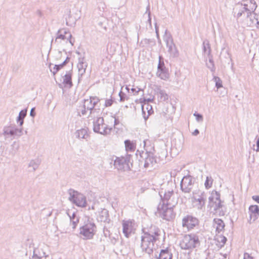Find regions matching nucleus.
Returning a JSON list of instances; mask_svg holds the SVG:
<instances>
[{"mask_svg": "<svg viewBox=\"0 0 259 259\" xmlns=\"http://www.w3.org/2000/svg\"><path fill=\"white\" fill-rule=\"evenodd\" d=\"M257 5L254 0H244L234 8V14L238 22L253 27L259 24V14L254 13Z\"/></svg>", "mask_w": 259, "mask_h": 259, "instance_id": "nucleus-1", "label": "nucleus"}, {"mask_svg": "<svg viewBox=\"0 0 259 259\" xmlns=\"http://www.w3.org/2000/svg\"><path fill=\"white\" fill-rule=\"evenodd\" d=\"M143 233L141 247L143 251L151 254L155 249V243L161 237L162 232L157 227L151 226L147 230L143 229Z\"/></svg>", "mask_w": 259, "mask_h": 259, "instance_id": "nucleus-2", "label": "nucleus"}, {"mask_svg": "<svg viewBox=\"0 0 259 259\" xmlns=\"http://www.w3.org/2000/svg\"><path fill=\"white\" fill-rule=\"evenodd\" d=\"M208 206L213 209L214 213L218 214L220 216L225 215L224 205L220 199V194L217 191L212 192L208 197Z\"/></svg>", "mask_w": 259, "mask_h": 259, "instance_id": "nucleus-3", "label": "nucleus"}, {"mask_svg": "<svg viewBox=\"0 0 259 259\" xmlns=\"http://www.w3.org/2000/svg\"><path fill=\"white\" fill-rule=\"evenodd\" d=\"M199 245V237L194 234L185 235L180 242V247L185 250H192Z\"/></svg>", "mask_w": 259, "mask_h": 259, "instance_id": "nucleus-4", "label": "nucleus"}, {"mask_svg": "<svg viewBox=\"0 0 259 259\" xmlns=\"http://www.w3.org/2000/svg\"><path fill=\"white\" fill-rule=\"evenodd\" d=\"M191 199L194 207L198 210H202L205 208L206 195L204 191L200 190L193 191Z\"/></svg>", "mask_w": 259, "mask_h": 259, "instance_id": "nucleus-5", "label": "nucleus"}, {"mask_svg": "<svg viewBox=\"0 0 259 259\" xmlns=\"http://www.w3.org/2000/svg\"><path fill=\"white\" fill-rule=\"evenodd\" d=\"M79 234L84 240L93 239L97 231V227L94 222L89 220L80 227Z\"/></svg>", "mask_w": 259, "mask_h": 259, "instance_id": "nucleus-6", "label": "nucleus"}, {"mask_svg": "<svg viewBox=\"0 0 259 259\" xmlns=\"http://www.w3.org/2000/svg\"><path fill=\"white\" fill-rule=\"evenodd\" d=\"M132 156L131 155H126L125 157L121 156L116 157L114 161V165L118 170L127 171L131 169L133 164Z\"/></svg>", "mask_w": 259, "mask_h": 259, "instance_id": "nucleus-7", "label": "nucleus"}, {"mask_svg": "<svg viewBox=\"0 0 259 259\" xmlns=\"http://www.w3.org/2000/svg\"><path fill=\"white\" fill-rule=\"evenodd\" d=\"M69 195L68 199L76 206L80 207H85L87 206L85 196L82 194L72 189L68 190Z\"/></svg>", "mask_w": 259, "mask_h": 259, "instance_id": "nucleus-8", "label": "nucleus"}, {"mask_svg": "<svg viewBox=\"0 0 259 259\" xmlns=\"http://www.w3.org/2000/svg\"><path fill=\"white\" fill-rule=\"evenodd\" d=\"M93 130L95 133L106 136L111 133L112 128L104 123L103 117H99L93 122Z\"/></svg>", "mask_w": 259, "mask_h": 259, "instance_id": "nucleus-9", "label": "nucleus"}, {"mask_svg": "<svg viewBox=\"0 0 259 259\" xmlns=\"http://www.w3.org/2000/svg\"><path fill=\"white\" fill-rule=\"evenodd\" d=\"M174 207L159 204L157 209L160 217L166 221H170L175 219L176 214L173 210Z\"/></svg>", "mask_w": 259, "mask_h": 259, "instance_id": "nucleus-10", "label": "nucleus"}, {"mask_svg": "<svg viewBox=\"0 0 259 259\" xmlns=\"http://www.w3.org/2000/svg\"><path fill=\"white\" fill-rule=\"evenodd\" d=\"M141 164H143L145 168L152 167L156 163V158L151 152L142 151L140 153L139 160Z\"/></svg>", "mask_w": 259, "mask_h": 259, "instance_id": "nucleus-11", "label": "nucleus"}, {"mask_svg": "<svg viewBox=\"0 0 259 259\" xmlns=\"http://www.w3.org/2000/svg\"><path fill=\"white\" fill-rule=\"evenodd\" d=\"M162 199L163 204L169 207H174L177 203V199L175 198L173 190H168L163 192L162 191L159 192Z\"/></svg>", "mask_w": 259, "mask_h": 259, "instance_id": "nucleus-12", "label": "nucleus"}, {"mask_svg": "<svg viewBox=\"0 0 259 259\" xmlns=\"http://www.w3.org/2000/svg\"><path fill=\"white\" fill-rule=\"evenodd\" d=\"M194 182V179L191 176H184L180 183L182 191L185 193H189L191 191Z\"/></svg>", "mask_w": 259, "mask_h": 259, "instance_id": "nucleus-13", "label": "nucleus"}, {"mask_svg": "<svg viewBox=\"0 0 259 259\" xmlns=\"http://www.w3.org/2000/svg\"><path fill=\"white\" fill-rule=\"evenodd\" d=\"M198 224V220L191 215H187L182 219V227L186 228L188 230L193 229Z\"/></svg>", "mask_w": 259, "mask_h": 259, "instance_id": "nucleus-14", "label": "nucleus"}, {"mask_svg": "<svg viewBox=\"0 0 259 259\" xmlns=\"http://www.w3.org/2000/svg\"><path fill=\"white\" fill-rule=\"evenodd\" d=\"M99 101L100 99L97 97H91L89 99L84 100L83 108L89 111V115H90L96 110L94 107Z\"/></svg>", "mask_w": 259, "mask_h": 259, "instance_id": "nucleus-15", "label": "nucleus"}, {"mask_svg": "<svg viewBox=\"0 0 259 259\" xmlns=\"http://www.w3.org/2000/svg\"><path fill=\"white\" fill-rule=\"evenodd\" d=\"M4 135L7 138L8 136H21L22 134V130L11 127H5L4 128Z\"/></svg>", "mask_w": 259, "mask_h": 259, "instance_id": "nucleus-16", "label": "nucleus"}, {"mask_svg": "<svg viewBox=\"0 0 259 259\" xmlns=\"http://www.w3.org/2000/svg\"><path fill=\"white\" fill-rule=\"evenodd\" d=\"M71 37L72 35L66 29H59L57 33L56 41L59 38L62 40L67 39L73 45V42H72Z\"/></svg>", "mask_w": 259, "mask_h": 259, "instance_id": "nucleus-17", "label": "nucleus"}, {"mask_svg": "<svg viewBox=\"0 0 259 259\" xmlns=\"http://www.w3.org/2000/svg\"><path fill=\"white\" fill-rule=\"evenodd\" d=\"M88 66L87 63L85 61L84 57H80L78 58V63L77 64V68L78 74L82 76L85 72L86 68Z\"/></svg>", "mask_w": 259, "mask_h": 259, "instance_id": "nucleus-18", "label": "nucleus"}, {"mask_svg": "<svg viewBox=\"0 0 259 259\" xmlns=\"http://www.w3.org/2000/svg\"><path fill=\"white\" fill-rule=\"evenodd\" d=\"M122 232L125 236L128 238L132 231V223L131 221H123L122 223Z\"/></svg>", "mask_w": 259, "mask_h": 259, "instance_id": "nucleus-19", "label": "nucleus"}, {"mask_svg": "<svg viewBox=\"0 0 259 259\" xmlns=\"http://www.w3.org/2000/svg\"><path fill=\"white\" fill-rule=\"evenodd\" d=\"M48 256L42 249L37 248L34 249L33 256L31 259L46 258Z\"/></svg>", "mask_w": 259, "mask_h": 259, "instance_id": "nucleus-20", "label": "nucleus"}, {"mask_svg": "<svg viewBox=\"0 0 259 259\" xmlns=\"http://www.w3.org/2000/svg\"><path fill=\"white\" fill-rule=\"evenodd\" d=\"M142 109L143 116L145 120L147 119L149 116L153 112L152 106L148 104H145L142 105Z\"/></svg>", "mask_w": 259, "mask_h": 259, "instance_id": "nucleus-21", "label": "nucleus"}, {"mask_svg": "<svg viewBox=\"0 0 259 259\" xmlns=\"http://www.w3.org/2000/svg\"><path fill=\"white\" fill-rule=\"evenodd\" d=\"M249 211L250 212V219L253 217V221H255L259 215V206L256 205H251L249 207Z\"/></svg>", "mask_w": 259, "mask_h": 259, "instance_id": "nucleus-22", "label": "nucleus"}, {"mask_svg": "<svg viewBox=\"0 0 259 259\" xmlns=\"http://www.w3.org/2000/svg\"><path fill=\"white\" fill-rule=\"evenodd\" d=\"M166 47L168 48V52L171 57L174 58L178 57L179 52L174 42L166 45Z\"/></svg>", "mask_w": 259, "mask_h": 259, "instance_id": "nucleus-23", "label": "nucleus"}, {"mask_svg": "<svg viewBox=\"0 0 259 259\" xmlns=\"http://www.w3.org/2000/svg\"><path fill=\"white\" fill-rule=\"evenodd\" d=\"M172 254L168 248L161 250L158 257L159 259H172Z\"/></svg>", "mask_w": 259, "mask_h": 259, "instance_id": "nucleus-24", "label": "nucleus"}, {"mask_svg": "<svg viewBox=\"0 0 259 259\" xmlns=\"http://www.w3.org/2000/svg\"><path fill=\"white\" fill-rule=\"evenodd\" d=\"M214 226L216 228V231L220 233L223 231L225 227V223L220 219H214L213 220Z\"/></svg>", "mask_w": 259, "mask_h": 259, "instance_id": "nucleus-25", "label": "nucleus"}, {"mask_svg": "<svg viewBox=\"0 0 259 259\" xmlns=\"http://www.w3.org/2000/svg\"><path fill=\"white\" fill-rule=\"evenodd\" d=\"M99 218L101 222H108L109 221L108 210L106 209H102L100 212Z\"/></svg>", "mask_w": 259, "mask_h": 259, "instance_id": "nucleus-26", "label": "nucleus"}, {"mask_svg": "<svg viewBox=\"0 0 259 259\" xmlns=\"http://www.w3.org/2000/svg\"><path fill=\"white\" fill-rule=\"evenodd\" d=\"M156 91L157 92V94L159 96V97L161 100L163 101H165L168 99V95L166 93L165 91L161 89L160 86L156 87Z\"/></svg>", "mask_w": 259, "mask_h": 259, "instance_id": "nucleus-27", "label": "nucleus"}, {"mask_svg": "<svg viewBox=\"0 0 259 259\" xmlns=\"http://www.w3.org/2000/svg\"><path fill=\"white\" fill-rule=\"evenodd\" d=\"M203 51L205 54L207 55L208 57L211 56V48L209 41L207 40L203 42Z\"/></svg>", "mask_w": 259, "mask_h": 259, "instance_id": "nucleus-28", "label": "nucleus"}, {"mask_svg": "<svg viewBox=\"0 0 259 259\" xmlns=\"http://www.w3.org/2000/svg\"><path fill=\"white\" fill-rule=\"evenodd\" d=\"M76 136L78 138L87 139L89 135L87 130L85 128H81L76 132Z\"/></svg>", "mask_w": 259, "mask_h": 259, "instance_id": "nucleus-29", "label": "nucleus"}, {"mask_svg": "<svg viewBox=\"0 0 259 259\" xmlns=\"http://www.w3.org/2000/svg\"><path fill=\"white\" fill-rule=\"evenodd\" d=\"M63 83L66 87L71 88L72 86L71 75L70 74H66L63 77Z\"/></svg>", "mask_w": 259, "mask_h": 259, "instance_id": "nucleus-30", "label": "nucleus"}, {"mask_svg": "<svg viewBox=\"0 0 259 259\" xmlns=\"http://www.w3.org/2000/svg\"><path fill=\"white\" fill-rule=\"evenodd\" d=\"M19 148V144L18 142L14 141L11 145L10 154L12 156H14Z\"/></svg>", "mask_w": 259, "mask_h": 259, "instance_id": "nucleus-31", "label": "nucleus"}, {"mask_svg": "<svg viewBox=\"0 0 259 259\" xmlns=\"http://www.w3.org/2000/svg\"><path fill=\"white\" fill-rule=\"evenodd\" d=\"M163 40L165 42L166 45L174 42L171 34L169 32H168L167 30H166L165 31V34L163 36Z\"/></svg>", "mask_w": 259, "mask_h": 259, "instance_id": "nucleus-32", "label": "nucleus"}, {"mask_svg": "<svg viewBox=\"0 0 259 259\" xmlns=\"http://www.w3.org/2000/svg\"><path fill=\"white\" fill-rule=\"evenodd\" d=\"M156 74L157 75L162 79L165 80L168 78V73L166 69L157 71Z\"/></svg>", "mask_w": 259, "mask_h": 259, "instance_id": "nucleus-33", "label": "nucleus"}, {"mask_svg": "<svg viewBox=\"0 0 259 259\" xmlns=\"http://www.w3.org/2000/svg\"><path fill=\"white\" fill-rule=\"evenodd\" d=\"M124 143H125V148L127 150H129L131 151H133L135 150V145L131 141L128 140H125L124 142Z\"/></svg>", "mask_w": 259, "mask_h": 259, "instance_id": "nucleus-34", "label": "nucleus"}, {"mask_svg": "<svg viewBox=\"0 0 259 259\" xmlns=\"http://www.w3.org/2000/svg\"><path fill=\"white\" fill-rule=\"evenodd\" d=\"M209 61L206 62V64L207 67L211 71H214L215 70L214 64L212 59V56L208 57Z\"/></svg>", "mask_w": 259, "mask_h": 259, "instance_id": "nucleus-35", "label": "nucleus"}, {"mask_svg": "<svg viewBox=\"0 0 259 259\" xmlns=\"http://www.w3.org/2000/svg\"><path fill=\"white\" fill-rule=\"evenodd\" d=\"M212 182H213V179L211 178V177H207L205 182V183H204L205 188L207 189H208L209 188L211 187L212 185Z\"/></svg>", "mask_w": 259, "mask_h": 259, "instance_id": "nucleus-36", "label": "nucleus"}, {"mask_svg": "<svg viewBox=\"0 0 259 259\" xmlns=\"http://www.w3.org/2000/svg\"><path fill=\"white\" fill-rule=\"evenodd\" d=\"M39 164V163L38 161H36L35 160H32L30 162L29 167H32L33 171H34L38 168Z\"/></svg>", "mask_w": 259, "mask_h": 259, "instance_id": "nucleus-37", "label": "nucleus"}, {"mask_svg": "<svg viewBox=\"0 0 259 259\" xmlns=\"http://www.w3.org/2000/svg\"><path fill=\"white\" fill-rule=\"evenodd\" d=\"M213 79L215 83V87H217V88L218 89H220L223 87L222 81L221 79L219 77L214 76Z\"/></svg>", "mask_w": 259, "mask_h": 259, "instance_id": "nucleus-38", "label": "nucleus"}, {"mask_svg": "<svg viewBox=\"0 0 259 259\" xmlns=\"http://www.w3.org/2000/svg\"><path fill=\"white\" fill-rule=\"evenodd\" d=\"M69 60V58L67 57L62 63L58 65H55L54 66V68L57 69V71H59L68 62Z\"/></svg>", "mask_w": 259, "mask_h": 259, "instance_id": "nucleus-39", "label": "nucleus"}, {"mask_svg": "<svg viewBox=\"0 0 259 259\" xmlns=\"http://www.w3.org/2000/svg\"><path fill=\"white\" fill-rule=\"evenodd\" d=\"M159 64L158 65V67H157V69H158L157 71H160V70H162L164 69H166L165 67L164 66V62L163 61H161V59H162V57L159 56Z\"/></svg>", "mask_w": 259, "mask_h": 259, "instance_id": "nucleus-40", "label": "nucleus"}, {"mask_svg": "<svg viewBox=\"0 0 259 259\" xmlns=\"http://www.w3.org/2000/svg\"><path fill=\"white\" fill-rule=\"evenodd\" d=\"M114 101L112 97H111L110 99H106L105 101L104 107H108L111 106L112 105Z\"/></svg>", "mask_w": 259, "mask_h": 259, "instance_id": "nucleus-41", "label": "nucleus"}, {"mask_svg": "<svg viewBox=\"0 0 259 259\" xmlns=\"http://www.w3.org/2000/svg\"><path fill=\"white\" fill-rule=\"evenodd\" d=\"M79 222L78 218H72V220H70V224L72 226V229H74L76 228V227L77 224Z\"/></svg>", "mask_w": 259, "mask_h": 259, "instance_id": "nucleus-42", "label": "nucleus"}, {"mask_svg": "<svg viewBox=\"0 0 259 259\" xmlns=\"http://www.w3.org/2000/svg\"><path fill=\"white\" fill-rule=\"evenodd\" d=\"M193 115L194 116H195L196 120H197V121H198V122H202L203 121V116L201 114L195 112L194 113Z\"/></svg>", "mask_w": 259, "mask_h": 259, "instance_id": "nucleus-43", "label": "nucleus"}, {"mask_svg": "<svg viewBox=\"0 0 259 259\" xmlns=\"http://www.w3.org/2000/svg\"><path fill=\"white\" fill-rule=\"evenodd\" d=\"M119 96L120 97V102H123L126 99V95H125V94L123 93L122 91H120L119 93Z\"/></svg>", "mask_w": 259, "mask_h": 259, "instance_id": "nucleus-44", "label": "nucleus"}, {"mask_svg": "<svg viewBox=\"0 0 259 259\" xmlns=\"http://www.w3.org/2000/svg\"><path fill=\"white\" fill-rule=\"evenodd\" d=\"M27 109H24L22 110L19 114V116H20L22 119H24V118L25 117L27 114Z\"/></svg>", "mask_w": 259, "mask_h": 259, "instance_id": "nucleus-45", "label": "nucleus"}, {"mask_svg": "<svg viewBox=\"0 0 259 259\" xmlns=\"http://www.w3.org/2000/svg\"><path fill=\"white\" fill-rule=\"evenodd\" d=\"M218 239L219 242L222 243L223 244L222 245H224L227 240V238L223 236L219 237Z\"/></svg>", "mask_w": 259, "mask_h": 259, "instance_id": "nucleus-46", "label": "nucleus"}, {"mask_svg": "<svg viewBox=\"0 0 259 259\" xmlns=\"http://www.w3.org/2000/svg\"><path fill=\"white\" fill-rule=\"evenodd\" d=\"M17 122L19 124L20 126H22L24 123V119H22L20 116L17 118Z\"/></svg>", "mask_w": 259, "mask_h": 259, "instance_id": "nucleus-47", "label": "nucleus"}, {"mask_svg": "<svg viewBox=\"0 0 259 259\" xmlns=\"http://www.w3.org/2000/svg\"><path fill=\"white\" fill-rule=\"evenodd\" d=\"M30 115L31 117H34L35 116V108H31V109L30 110Z\"/></svg>", "mask_w": 259, "mask_h": 259, "instance_id": "nucleus-48", "label": "nucleus"}, {"mask_svg": "<svg viewBox=\"0 0 259 259\" xmlns=\"http://www.w3.org/2000/svg\"><path fill=\"white\" fill-rule=\"evenodd\" d=\"M243 259H253V258L248 253H244Z\"/></svg>", "mask_w": 259, "mask_h": 259, "instance_id": "nucleus-49", "label": "nucleus"}, {"mask_svg": "<svg viewBox=\"0 0 259 259\" xmlns=\"http://www.w3.org/2000/svg\"><path fill=\"white\" fill-rule=\"evenodd\" d=\"M140 90L141 89L140 88H138V90H136V89L135 88H132L131 89V91H132L134 95L137 94L140 92Z\"/></svg>", "mask_w": 259, "mask_h": 259, "instance_id": "nucleus-50", "label": "nucleus"}, {"mask_svg": "<svg viewBox=\"0 0 259 259\" xmlns=\"http://www.w3.org/2000/svg\"><path fill=\"white\" fill-rule=\"evenodd\" d=\"M252 198L253 200L259 203V196L254 195L252 197Z\"/></svg>", "mask_w": 259, "mask_h": 259, "instance_id": "nucleus-51", "label": "nucleus"}, {"mask_svg": "<svg viewBox=\"0 0 259 259\" xmlns=\"http://www.w3.org/2000/svg\"><path fill=\"white\" fill-rule=\"evenodd\" d=\"M155 31H156L157 37L158 39H159V34H158V27L157 26V24L156 23L155 24Z\"/></svg>", "mask_w": 259, "mask_h": 259, "instance_id": "nucleus-52", "label": "nucleus"}, {"mask_svg": "<svg viewBox=\"0 0 259 259\" xmlns=\"http://www.w3.org/2000/svg\"><path fill=\"white\" fill-rule=\"evenodd\" d=\"M199 134V131L198 130L196 129L194 130V131L192 133V135L194 136H197Z\"/></svg>", "mask_w": 259, "mask_h": 259, "instance_id": "nucleus-53", "label": "nucleus"}, {"mask_svg": "<svg viewBox=\"0 0 259 259\" xmlns=\"http://www.w3.org/2000/svg\"><path fill=\"white\" fill-rule=\"evenodd\" d=\"M87 111L88 110H87V109H85V108H83V109H82L81 111V113L82 115H86L87 113Z\"/></svg>", "mask_w": 259, "mask_h": 259, "instance_id": "nucleus-54", "label": "nucleus"}, {"mask_svg": "<svg viewBox=\"0 0 259 259\" xmlns=\"http://www.w3.org/2000/svg\"><path fill=\"white\" fill-rule=\"evenodd\" d=\"M256 146L257 148L255 150L256 152H259V138L257 139L256 141Z\"/></svg>", "mask_w": 259, "mask_h": 259, "instance_id": "nucleus-55", "label": "nucleus"}, {"mask_svg": "<svg viewBox=\"0 0 259 259\" xmlns=\"http://www.w3.org/2000/svg\"><path fill=\"white\" fill-rule=\"evenodd\" d=\"M51 71L53 73L54 75H55L58 71H57V69L55 68H53V69L52 70L51 68H50Z\"/></svg>", "mask_w": 259, "mask_h": 259, "instance_id": "nucleus-56", "label": "nucleus"}, {"mask_svg": "<svg viewBox=\"0 0 259 259\" xmlns=\"http://www.w3.org/2000/svg\"><path fill=\"white\" fill-rule=\"evenodd\" d=\"M150 25H151V18L150 17V12L149 11L148 12V20Z\"/></svg>", "mask_w": 259, "mask_h": 259, "instance_id": "nucleus-57", "label": "nucleus"}, {"mask_svg": "<svg viewBox=\"0 0 259 259\" xmlns=\"http://www.w3.org/2000/svg\"><path fill=\"white\" fill-rule=\"evenodd\" d=\"M77 218L76 215V214L74 212L72 213L71 216H70V220H72V218Z\"/></svg>", "mask_w": 259, "mask_h": 259, "instance_id": "nucleus-58", "label": "nucleus"}, {"mask_svg": "<svg viewBox=\"0 0 259 259\" xmlns=\"http://www.w3.org/2000/svg\"><path fill=\"white\" fill-rule=\"evenodd\" d=\"M66 24L67 26H71V25H72V24H71L69 23V21L68 19H66Z\"/></svg>", "mask_w": 259, "mask_h": 259, "instance_id": "nucleus-59", "label": "nucleus"}, {"mask_svg": "<svg viewBox=\"0 0 259 259\" xmlns=\"http://www.w3.org/2000/svg\"><path fill=\"white\" fill-rule=\"evenodd\" d=\"M136 31H137V39H138H138H139V34H138V33L137 32V30H138V27L137 26L136 27Z\"/></svg>", "mask_w": 259, "mask_h": 259, "instance_id": "nucleus-60", "label": "nucleus"}, {"mask_svg": "<svg viewBox=\"0 0 259 259\" xmlns=\"http://www.w3.org/2000/svg\"><path fill=\"white\" fill-rule=\"evenodd\" d=\"M37 14H38L39 16H41V12H40V11H39V10L37 11Z\"/></svg>", "mask_w": 259, "mask_h": 259, "instance_id": "nucleus-61", "label": "nucleus"}, {"mask_svg": "<svg viewBox=\"0 0 259 259\" xmlns=\"http://www.w3.org/2000/svg\"><path fill=\"white\" fill-rule=\"evenodd\" d=\"M117 124V120L116 119H115V120H114V124L116 125Z\"/></svg>", "mask_w": 259, "mask_h": 259, "instance_id": "nucleus-62", "label": "nucleus"}, {"mask_svg": "<svg viewBox=\"0 0 259 259\" xmlns=\"http://www.w3.org/2000/svg\"><path fill=\"white\" fill-rule=\"evenodd\" d=\"M126 89L127 91H129V88H128L127 87H126Z\"/></svg>", "mask_w": 259, "mask_h": 259, "instance_id": "nucleus-63", "label": "nucleus"}, {"mask_svg": "<svg viewBox=\"0 0 259 259\" xmlns=\"http://www.w3.org/2000/svg\"><path fill=\"white\" fill-rule=\"evenodd\" d=\"M152 100H151V99H148V101H150V102H151Z\"/></svg>", "mask_w": 259, "mask_h": 259, "instance_id": "nucleus-64", "label": "nucleus"}]
</instances>
